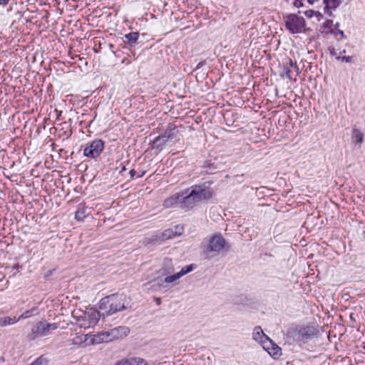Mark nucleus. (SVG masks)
<instances>
[{
    "mask_svg": "<svg viewBox=\"0 0 365 365\" xmlns=\"http://www.w3.org/2000/svg\"><path fill=\"white\" fill-rule=\"evenodd\" d=\"M87 340L86 335L83 334H76L73 338L71 339V344L81 345Z\"/></svg>",
    "mask_w": 365,
    "mask_h": 365,
    "instance_id": "nucleus-26",
    "label": "nucleus"
},
{
    "mask_svg": "<svg viewBox=\"0 0 365 365\" xmlns=\"http://www.w3.org/2000/svg\"><path fill=\"white\" fill-rule=\"evenodd\" d=\"M346 53V51L345 50H343L342 51H340L339 53V56H341V54H344Z\"/></svg>",
    "mask_w": 365,
    "mask_h": 365,
    "instance_id": "nucleus-43",
    "label": "nucleus"
},
{
    "mask_svg": "<svg viewBox=\"0 0 365 365\" xmlns=\"http://www.w3.org/2000/svg\"><path fill=\"white\" fill-rule=\"evenodd\" d=\"M167 140L163 135L156 137L150 143V148L155 150L156 153L161 151L167 143Z\"/></svg>",
    "mask_w": 365,
    "mask_h": 365,
    "instance_id": "nucleus-12",
    "label": "nucleus"
},
{
    "mask_svg": "<svg viewBox=\"0 0 365 365\" xmlns=\"http://www.w3.org/2000/svg\"><path fill=\"white\" fill-rule=\"evenodd\" d=\"M284 24L287 30L292 34L302 33L305 31V20L302 16L289 14L284 17Z\"/></svg>",
    "mask_w": 365,
    "mask_h": 365,
    "instance_id": "nucleus-3",
    "label": "nucleus"
},
{
    "mask_svg": "<svg viewBox=\"0 0 365 365\" xmlns=\"http://www.w3.org/2000/svg\"><path fill=\"white\" fill-rule=\"evenodd\" d=\"M230 246L220 233L213 235L207 243L203 246L202 253L206 258L212 257L224 251H227Z\"/></svg>",
    "mask_w": 365,
    "mask_h": 365,
    "instance_id": "nucleus-1",
    "label": "nucleus"
},
{
    "mask_svg": "<svg viewBox=\"0 0 365 365\" xmlns=\"http://www.w3.org/2000/svg\"><path fill=\"white\" fill-rule=\"evenodd\" d=\"M253 339L259 341L261 344H263V341H267L269 338L264 333L263 330L260 327H256L254 329V331L252 334Z\"/></svg>",
    "mask_w": 365,
    "mask_h": 365,
    "instance_id": "nucleus-18",
    "label": "nucleus"
},
{
    "mask_svg": "<svg viewBox=\"0 0 365 365\" xmlns=\"http://www.w3.org/2000/svg\"><path fill=\"white\" fill-rule=\"evenodd\" d=\"M115 365H147L146 361L140 357H131L124 359L118 361Z\"/></svg>",
    "mask_w": 365,
    "mask_h": 365,
    "instance_id": "nucleus-16",
    "label": "nucleus"
},
{
    "mask_svg": "<svg viewBox=\"0 0 365 365\" xmlns=\"http://www.w3.org/2000/svg\"><path fill=\"white\" fill-rule=\"evenodd\" d=\"M114 294L103 297L99 303L100 317L109 316L114 313Z\"/></svg>",
    "mask_w": 365,
    "mask_h": 365,
    "instance_id": "nucleus-7",
    "label": "nucleus"
},
{
    "mask_svg": "<svg viewBox=\"0 0 365 365\" xmlns=\"http://www.w3.org/2000/svg\"><path fill=\"white\" fill-rule=\"evenodd\" d=\"M180 276L178 275V273L176 274H174L173 275H170V276H168L166 277L165 279H164V282L165 283H172V282H174L175 281H176L177 279H180Z\"/></svg>",
    "mask_w": 365,
    "mask_h": 365,
    "instance_id": "nucleus-32",
    "label": "nucleus"
},
{
    "mask_svg": "<svg viewBox=\"0 0 365 365\" xmlns=\"http://www.w3.org/2000/svg\"><path fill=\"white\" fill-rule=\"evenodd\" d=\"M41 336V327L39 322H38L32 327L31 332L28 334L27 337L29 340L34 341Z\"/></svg>",
    "mask_w": 365,
    "mask_h": 365,
    "instance_id": "nucleus-20",
    "label": "nucleus"
},
{
    "mask_svg": "<svg viewBox=\"0 0 365 365\" xmlns=\"http://www.w3.org/2000/svg\"><path fill=\"white\" fill-rule=\"evenodd\" d=\"M130 329L128 327L120 326L115 328V339H123L128 335Z\"/></svg>",
    "mask_w": 365,
    "mask_h": 365,
    "instance_id": "nucleus-22",
    "label": "nucleus"
},
{
    "mask_svg": "<svg viewBox=\"0 0 365 365\" xmlns=\"http://www.w3.org/2000/svg\"><path fill=\"white\" fill-rule=\"evenodd\" d=\"M336 58L338 59V60L342 61H344L346 63H350L351 61L352 56H336Z\"/></svg>",
    "mask_w": 365,
    "mask_h": 365,
    "instance_id": "nucleus-35",
    "label": "nucleus"
},
{
    "mask_svg": "<svg viewBox=\"0 0 365 365\" xmlns=\"http://www.w3.org/2000/svg\"><path fill=\"white\" fill-rule=\"evenodd\" d=\"M343 1L344 0H322L324 12L331 15V10L336 9Z\"/></svg>",
    "mask_w": 365,
    "mask_h": 365,
    "instance_id": "nucleus-15",
    "label": "nucleus"
},
{
    "mask_svg": "<svg viewBox=\"0 0 365 365\" xmlns=\"http://www.w3.org/2000/svg\"><path fill=\"white\" fill-rule=\"evenodd\" d=\"M300 73L299 68L296 61H293L291 58L287 60V62L284 64L282 73L281 76L282 78H287L289 80L294 79L296 81V77Z\"/></svg>",
    "mask_w": 365,
    "mask_h": 365,
    "instance_id": "nucleus-6",
    "label": "nucleus"
},
{
    "mask_svg": "<svg viewBox=\"0 0 365 365\" xmlns=\"http://www.w3.org/2000/svg\"><path fill=\"white\" fill-rule=\"evenodd\" d=\"M199 203L190 188L182 191L181 209L185 212L192 210Z\"/></svg>",
    "mask_w": 365,
    "mask_h": 365,
    "instance_id": "nucleus-8",
    "label": "nucleus"
},
{
    "mask_svg": "<svg viewBox=\"0 0 365 365\" xmlns=\"http://www.w3.org/2000/svg\"><path fill=\"white\" fill-rule=\"evenodd\" d=\"M103 161L108 166L113 165L114 161V155L111 151L106 152L103 154Z\"/></svg>",
    "mask_w": 365,
    "mask_h": 365,
    "instance_id": "nucleus-27",
    "label": "nucleus"
},
{
    "mask_svg": "<svg viewBox=\"0 0 365 365\" xmlns=\"http://www.w3.org/2000/svg\"><path fill=\"white\" fill-rule=\"evenodd\" d=\"M190 190L193 193L198 202L202 200H210L212 197V192L210 188L206 187L205 185H195L190 187Z\"/></svg>",
    "mask_w": 365,
    "mask_h": 365,
    "instance_id": "nucleus-9",
    "label": "nucleus"
},
{
    "mask_svg": "<svg viewBox=\"0 0 365 365\" xmlns=\"http://www.w3.org/2000/svg\"><path fill=\"white\" fill-rule=\"evenodd\" d=\"M193 269H194V265L191 264H189L187 266L182 267L181 269V270L179 272H178V274L180 276V277H182L185 274L191 272Z\"/></svg>",
    "mask_w": 365,
    "mask_h": 365,
    "instance_id": "nucleus-29",
    "label": "nucleus"
},
{
    "mask_svg": "<svg viewBox=\"0 0 365 365\" xmlns=\"http://www.w3.org/2000/svg\"><path fill=\"white\" fill-rule=\"evenodd\" d=\"M88 215L86 207L83 205H78L77 210L75 212V218L78 221H83Z\"/></svg>",
    "mask_w": 365,
    "mask_h": 365,
    "instance_id": "nucleus-21",
    "label": "nucleus"
},
{
    "mask_svg": "<svg viewBox=\"0 0 365 365\" xmlns=\"http://www.w3.org/2000/svg\"><path fill=\"white\" fill-rule=\"evenodd\" d=\"M99 318L100 312L91 308L78 319L77 324L81 328L87 329L94 327L99 321Z\"/></svg>",
    "mask_w": 365,
    "mask_h": 365,
    "instance_id": "nucleus-4",
    "label": "nucleus"
},
{
    "mask_svg": "<svg viewBox=\"0 0 365 365\" xmlns=\"http://www.w3.org/2000/svg\"><path fill=\"white\" fill-rule=\"evenodd\" d=\"M299 13H304L307 17L312 18L316 12L314 10L309 9L304 11H299Z\"/></svg>",
    "mask_w": 365,
    "mask_h": 365,
    "instance_id": "nucleus-34",
    "label": "nucleus"
},
{
    "mask_svg": "<svg viewBox=\"0 0 365 365\" xmlns=\"http://www.w3.org/2000/svg\"><path fill=\"white\" fill-rule=\"evenodd\" d=\"M339 23H338V22L336 23V24H334V29L331 30V33L333 34L334 35V36L336 38L339 35L340 36L339 39L344 38L345 35L344 34V31L340 30L339 29Z\"/></svg>",
    "mask_w": 365,
    "mask_h": 365,
    "instance_id": "nucleus-28",
    "label": "nucleus"
},
{
    "mask_svg": "<svg viewBox=\"0 0 365 365\" xmlns=\"http://www.w3.org/2000/svg\"><path fill=\"white\" fill-rule=\"evenodd\" d=\"M119 168H120V170H119V174L123 176L124 172L126 170L125 166L123 165V163H120L119 167L115 166V170H118Z\"/></svg>",
    "mask_w": 365,
    "mask_h": 365,
    "instance_id": "nucleus-36",
    "label": "nucleus"
},
{
    "mask_svg": "<svg viewBox=\"0 0 365 365\" xmlns=\"http://www.w3.org/2000/svg\"><path fill=\"white\" fill-rule=\"evenodd\" d=\"M178 133V130L177 127L173 123H169L166 130L161 134V135L168 141L169 140L173 139Z\"/></svg>",
    "mask_w": 365,
    "mask_h": 365,
    "instance_id": "nucleus-17",
    "label": "nucleus"
},
{
    "mask_svg": "<svg viewBox=\"0 0 365 365\" xmlns=\"http://www.w3.org/2000/svg\"><path fill=\"white\" fill-rule=\"evenodd\" d=\"M320 0H294L293 5L296 8H301L304 6H307V4H314L315 3H319Z\"/></svg>",
    "mask_w": 365,
    "mask_h": 365,
    "instance_id": "nucleus-25",
    "label": "nucleus"
},
{
    "mask_svg": "<svg viewBox=\"0 0 365 365\" xmlns=\"http://www.w3.org/2000/svg\"><path fill=\"white\" fill-rule=\"evenodd\" d=\"M37 308L36 307H34L29 310H26L24 312H23L19 317V320L21 319H27L30 317H31L34 314L33 312L34 311H36Z\"/></svg>",
    "mask_w": 365,
    "mask_h": 365,
    "instance_id": "nucleus-30",
    "label": "nucleus"
},
{
    "mask_svg": "<svg viewBox=\"0 0 365 365\" xmlns=\"http://www.w3.org/2000/svg\"><path fill=\"white\" fill-rule=\"evenodd\" d=\"M362 347H363L364 349H365V343H363Z\"/></svg>",
    "mask_w": 365,
    "mask_h": 365,
    "instance_id": "nucleus-44",
    "label": "nucleus"
},
{
    "mask_svg": "<svg viewBox=\"0 0 365 365\" xmlns=\"http://www.w3.org/2000/svg\"><path fill=\"white\" fill-rule=\"evenodd\" d=\"M262 346L274 358H277L281 355V348L270 339L263 341Z\"/></svg>",
    "mask_w": 365,
    "mask_h": 365,
    "instance_id": "nucleus-10",
    "label": "nucleus"
},
{
    "mask_svg": "<svg viewBox=\"0 0 365 365\" xmlns=\"http://www.w3.org/2000/svg\"><path fill=\"white\" fill-rule=\"evenodd\" d=\"M19 321V317L18 318H16L15 317H1V318H0V327H3L8 326V325H12V324H16Z\"/></svg>",
    "mask_w": 365,
    "mask_h": 365,
    "instance_id": "nucleus-23",
    "label": "nucleus"
},
{
    "mask_svg": "<svg viewBox=\"0 0 365 365\" xmlns=\"http://www.w3.org/2000/svg\"><path fill=\"white\" fill-rule=\"evenodd\" d=\"M113 329L107 331H102L98 333L94 336L93 340L96 343H104L113 341L114 336L113 334Z\"/></svg>",
    "mask_w": 365,
    "mask_h": 365,
    "instance_id": "nucleus-13",
    "label": "nucleus"
},
{
    "mask_svg": "<svg viewBox=\"0 0 365 365\" xmlns=\"http://www.w3.org/2000/svg\"><path fill=\"white\" fill-rule=\"evenodd\" d=\"M125 308H126V306L125 305V302H123L122 304H119V305L115 304V310L116 312L122 311V310L125 309Z\"/></svg>",
    "mask_w": 365,
    "mask_h": 365,
    "instance_id": "nucleus-38",
    "label": "nucleus"
},
{
    "mask_svg": "<svg viewBox=\"0 0 365 365\" xmlns=\"http://www.w3.org/2000/svg\"><path fill=\"white\" fill-rule=\"evenodd\" d=\"M139 34L138 32H130L124 36L125 40L123 38L120 40L123 43L128 44L130 46H133L138 41Z\"/></svg>",
    "mask_w": 365,
    "mask_h": 365,
    "instance_id": "nucleus-19",
    "label": "nucleus"
},
{
    "mask_svg": "<svg viewBox=\"0 0 365 365\" xmlns=\"http://www.w3.org/2000/svg\"><path fill=\"white\" fill-rule=\"evenodd\" d=\"M323 26L324 28L331 29L334 26L333 21L332 20H327L323 23Z\"/></svg>",
    "mask_w": 365,
    "mask_h": 365,
    "instance_id": "nucleus-37",
    "label": "nucleus"
},
{
    "mask_svg": "<svg viewBox=\"0 0 365 365\" xmlns=\"http://www.w3.org/2000/svg\"><path fill=\"white\" fill-rule=\"evenodd\" d=\"M9 1L10 0H0V5L5 6L9 4Z\"/></svg>",
    "mask_w": 365,
    "mask_h": 365,
    "instance_id": "nucleus-40",
    "label": "nucleus"
},
{
    "mask_svg": "<svg viewBox=\"0 0 365 365\" xmlns=\"http://www.w3.org/2000/svg\"><path fill=\"white\" fill-rule=\"evenodd\" d=\"M182 192H176L170 197L166 198L163 202V206L165 208H170L178 206L181 209Z\"/></svg>",
    "mask_w": 365,
    "mask_h": 365,
    "instance_id": "nucleus-11",
    "label": "nucleus"
},
{
    "mask_svg": "<svg viewBox=\"0 0 365 365\" xmlns=\"http://www.w3.org/2000/svg\"><path fill=\"white\" fill-rule=\"evenodd\" d=\"M156 303H157V304H160V299L157 298L156 299Z\"/></svg>",
    "mask_w": 365,
    "mask_h": 365,
    "instance_id": "nucleus-42",
    "label": "nucleus"
},
{
    "mask_svg": "<svg viewBox=\"0 0 365 365\" xmlns=\"http://www.w3.org/2000/svg\"><path fill=\"white\" fill-rule=\"evenodd\" d=\"M145 173V171H141V172L137 173V171H135L134 169L130 170V171L128 173V174L130 175V179H133L135 176L137 178L143 177Z\"/></svg>",
    "mask_w": 365,
    "mask_h": 365,
    "instance_id": "nucleus-31",
    "label": "nucleus"
},
{
    "mask_svg": "<svg viewBox=\"0 0 365 365\" xmlns=\"http://www.w3.org/2000/svg\"><path fill=\"white\" fill-rule=\"evenodd\" d=\"M41 327V336H47L50 334L51 331L56 330L58 328V324L56 323H48L46 322H39Z\"/></svg>",
    "mask_w": 365,
    "mask_h": 365,
    "instance_id": "nucleus-14",
    "label": "nucleus"
},
{
    "mask_svg": "<svg viewBox=\"0 0 365 365\" xmlns=\"http://www.w3.org/2000/svg\"><path fill=\"white\" fill-rule=\"evenodd\" d=\"M351 139L355 143H361L364 141V135L359 130L354 128Z\"/></svg>",
    "mask_w": 365,
    "mask_h": 365,
    "instance_id": "nucleus-24",
    "label": "nucleus"
},
{
    "mask_svg": "<svg viewBox=\"0 0 365 365\" xmlns=\"http://www.w3.org/2000/svg\"><path fill=\"white\" fill-rule=\"evenodd\" d=\"M31 365H46V361L42 357L36 359Z\"/></svg>",
    "mask_w": 365,
    "mask_h": 365,
    "instance_id": "nucleus-33",
    "label": "nucleus"
},
{
    "mask_svg": "<svg viewBox=\"0 0 365 365\" xmlns=\"http://www.w3.org/2000/svg\"><path fill=\"white\" fill-rule=\"evenodd\" d=\"M113 135V130H108L104 134V138H107V140L96 139L88 143L83 149L84 156L90 158H96L98 157L105 148L106 144H107L108 141L114 140L112 138Z\"/></svg>",
    "mask_w": 365,
    "mask_h": 365,
    "instance_id": "nucleus-2",
    "label": "nucleus"
},
{
    "mask_svg": "<svg viewBox=\"0 0 365 365\" xmlns=\"http://www.w3.org/2000/svg\"><path fill=\"white\" fill-rule=\"evenodd\" d=\"M330 54L333 56L336 57V53L334 48H332V50L330 51Z\"/></svg>",
    "mask_w": 365,
    "mask_h": 365,
    "instance_id": "nucleus-41",
    "label": "nucleus"
},
{
    "mask_svg": "<svg viewBox=\"0 0 365 365\" xmlns=\"http://www.w3.org/2000/svg\"><path fill=\"white\" fill-rule=\"evenodd\" d=\"M318 330L314 326H304L294 331V338L297 341L307 342L317 336Z\"/></svg>",
    "mask_w": 365,
    "mask_h": 365,
    "instance_id": "nucleus-5",
    "label": "nucleus"
},
{
    "mask_svg": "<svg viewBox=\"0 0 365 365\" xmlns=\"http://www.w3.org/2000/svg\"><path fill=\"white\" fill-rule=\"evenodd\" d=\"M171 233H172L171 230H167L165 231V232L163 234V236L167 237V238H170V237H171Z\"/></svg>",
    "mask_w": 365,
    "mask_h": 365,
    "instance_id": "nucleus-39",
    "label": "nucleus"
}]
</instances>
